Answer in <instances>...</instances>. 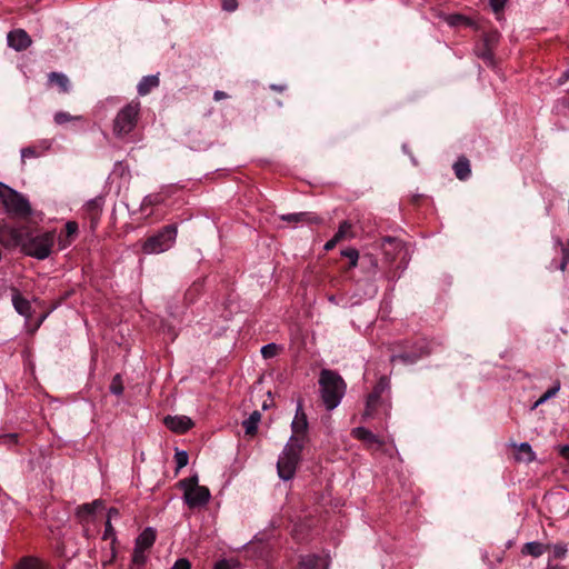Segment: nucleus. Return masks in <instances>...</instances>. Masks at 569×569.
I'll return each instance as SVG.
<instances>
[{
    "mask_svg": "<svg viewBox=\"0 0 569 569\" xmlns=\"http://www.w3.org/2000/svg\"><path fill=\"white\" fill-rule=\"evenodd\" d=\"M321 399L328 410L339 406L346 391L343 379L335 371L323 369L319 378Z\"/></svg>",
    "mask_w": 569,
    "mask_h": 569,
    "instance_id": "f257e3e1",
    "label": "nucleus"
},
{
    "mask_svg": "<svg viewBox=\"0 0 569 569\" xmlns=\"http://www.w3.org/2000/svg\"><path fill=\"white\" fill-rule=\"evenodd\" d=\"M54 244V233L47 231L43 233H34L28 227V236L24 237L21 251L29 257L38 260L47 259Z\"/></svg>",
    "mask_w": 569,
    "mask_h": 569,
    "instance_id": "f03ea898",
    "label": "nucleus"
},
{
    "mask_svg": "<svg viewBox=\"0 0 569 569\" xmlns=\"http://www.w3.org/2000/svg\"><path fill=\"white\" fill-rule=\"evenodd\" d=\"M303 441L298 437H290L277 463L278 475L282 480H290L296 473L300 461Z\"/></svg>",
    "mask_w": 569,
    "mask_h": 569,
    "instance_id": "7ed1b4c3",
    "label": "nucleus"
},
{
    "mask_svg": "<svg viewBox=\"0 0 569 569\" xmlns=\"http://www.w3.org/2000/svg\"><path fill=\"white\" fill-rule=\"evenodd\" d=\"M178 229L176 224L163 227L158 233L149 237L142 244L146 254H158L169 250L176 242Z\"/></svg>",
    "mask_w": 569,
    "mask_h": 569,
    "instance_id": "20e7f679",
    "label": "nucleus"
},
{
    "mask_svg": "<svg viewBox=\"0 0 569 569\" xmlns=\"http://www.w3.org/2000/svg\"><path fill=\"white\" fill-rule=\"evenodd\" d=\"M180 488L183 490L184 502L190 508H198L206 506L210 500V491L204 486H199V479L197 475L179 481Z\"/></svg>",
    "mask_w": 569,
    "mask_h": 569,
    "instance_id": "39448f33",
    "label": "nucleus"
},
{
    "mask_svg": "<svg viewBox=\"0 0 569 569\" xmlns=\"http://www.w3.org/2000/svg\"><path fill=\"white\" fill-rule=\"evenodd\" d=\"M140 109V101L131 100L117 113L113 121V132L118 138L128 134L134 129Z\"/></svg>",
    "mask_w": 569,
    "mask_h": 569,
    "instance_id": "423d86ee",
    "label": "nucleus"
},
{
    "mask_svg": "<svg viewBox=\"0 0 569 569\" xmlns=\"http://www.w3.org/2000/svg\"><path fill=\"white\" fill-rule=\"evenodd\" d=\"M0 200L6 210L14 216L26 217L31 212L29 201L8 186L0 184Z\"/></svg>",
    "mask_w": 569,
    "mask_h": 569,
    "instance_id": "0eeeda50",
    "label": "nucleus"
},
{
    "mask_svg": "<svg viewBox=\"0 0 569 569\" xmlns=\"http://www.w3.org/2000/svg\"><path fill=\"white\" fill-rule=\"evenodd\" d=\"M26 236H28L27 226H3L0 228V243L8 249L21 248Z\"/></svg>",
    "mask_w": 569,
    "mask_h": 569,
    "instance_id": "6e6552de",
    "label": "nucleus"
},
{
    "mask_svg": "<svg viewBox=\"0 0 569 569\" xmlns=\"http://www.w3.org/2000/svg\"><path fill=\"white\" fill-rule=\"evenodd\" d=\"M291 437H298L299 439H302V441L305 442L306 432L308 429V420L303 411L302 401L300 400L298 401L296 416L291 422Z\"/></svg>",
    "mask_w": 569,
    "mask_h": 569,
    "instance_id": "1a4fd4ad",
    "label": "nucleus"
},
{
    "mask_svg": "<svg viewBox=\"0 0 569 569\" xmlns=\"http://www.w3.org/2000/svg\"><path fill=\"white\" fill-rule=\"evenodd\" d=\"M164 425L177 433H184L193 427L192 420L187 416H168L164 418Z\"/></svg>",
    "mask_w": 569,
    "mask_h": 569,
    "instance_id": "9d476101",
    "label": "nucleus"
},
{
    "mask_svg": "<svg viewBox=\"0 0 569 569\" xmlns=\"http://www.w3.org/2000/svg\"><path fill=\"white\" fill-rule=\"evenodd\" d=\"M7 41L8 46L17 51H22L31 44L29 34L22 29L10 31L7 36Z\"/></svg>",
    "mask_w": 569,
    "mask_h": 569,
    "instance_id": "9b49d317",
    "label": "nucleus"
},
{
    "mask_svg": "<svg viewBox=\"0 0 569 569\" xmlns=\"http://www.w3.org/2000/svg\"><path fill=\"white\" fill-rule=\"evenodd\" d=\"M329 558L327 556L307 555L300 558L296 569H328Z\"/></svg>",
    "mask_w": 569,
    "mask_h": 569,
    "instance_id": "f8f14e48",
    "label": "nucleus"
},
{
    "mask_svg": "<svg viewBox=\"0 0 569 569\" xmlns=\"http://www.w3.org/2000/svg\"><path fill=\"white\" fill-rule=\"evenodd\" d=\"M281 220L287 221L289 223H321L322 219L315 213L311 212H298V213H288L282 214Z\"/></svg>",
    "mask_w": 569,
    "mask_h": 569,
    "instance_id": "ddd939ff",
    "label": "nucleus"
},
{
    "mask_svg": "<svg viewBox=\"0 0 569 569\" xmlns=\"http://www.w3.org/2000/svg\"><path fill=\"white\" fill-rule=\"evenodd\" d=\"M12 305L16 311L26 317L27 319L31 318V305L29 300L23 298L19 290L12 289Z\"/></svg>",
    "mask_w": 569,
    "mask_h": 569,
    "instance_id": "4468645a",
    "label": "nucleus"
},
{
    "mask_svg": "<svg viewBox=\"0 0 569 569\" xmlns=\"http://www.w3.org/2000/svg\"><path fill=\"white\" fill-rule=\"evenodd\" d=\"M352 436L355 438L363 441L370 448H373V447L379 448L382 445V441L379 440V438L375 433H372L370 430H368L363 427L355 428L352 430Z\"/></svg>",
    "mask_w": 569,
    "mask_h": 569,
    "instance_id": "2eb2a0df",
    "label": "nucleus"
},
{
    "mask_svg": "<svg viewBox=\"0 0 569 569\" xmlns=\"http://www.w3.org/2000/svg\"><path fill=\"white\" fill-rule=\"evenodd\" d=\"M159 83H160V81H159L158 74L144 76L141 78V80L139 81V83L137 86L138 93L140 96H146L151 90L159 87Z\"/></svg>",
    "mask_w": 569,
    "mask_h": 569,
    "instance_id": "dca6fc26",
    "label": "nucleus"
},
{
    "mask_svg": "<svg viewBox=\"0 0 569 569\" xmlns=\"http://www.w3.org/2000/svg\"><path fill=\"white\" fill-rule=\"evenodd\" d=\"M156 541V532L152 528H146L136 539V548L148 550Z\"/></svg>",
    "mask_w": 569,
    "mask_h": 569,
    "instance_id": "f3484780",
    "label": "nucleus"
},
{
    "mask_svg": "<svg viewBox=\"0 0 569 569\" xmlns=\"http://www.w3.org/2000/svg\"><path fill=\"white\" fill-rule=\"evenodd\" d=\"M102 506L101 500H94L91 503H83L77 508V517L81 521H89L96 510Z\"/></svg>",
    "mask_w": 569,
    "mask_h": 569,
    "instance_id": "a211bd4d",
    "label": "nucleus"
},
{
    "mask_svg": "<svg viewBox=\"0 0 569 569\" xmlns=\"http://www.w3.org/2000/svg\"><path fill=\"white\" fill-rule=\"evenodd\" d=\"M550 549V545H543L538 541H530L525 543L522 548L523 555H530L535 558H538L545 553L546 550Z\"/></svg>",
    "mask_w": 569,
    "mask_h": 569,
    "instance_id": "6ab92c4d",
    "label": "nucleus"
},
{
    "mask_svg": "<svg viewBox=\"0 0 569 569\" xmlns=\"http://www.w3.org/2000/svg\"><path fill=\"white\" fill-rule=\"evenodd\" d=\"M453 171L459 180H466L471 173L469 160L465 157L459 158L453 164Z\"/></svg>",
    "mask_w": 569,
    "mask_h": 569,
    "instance_id": "aec40b11",
    "label": "nucleus"
},
{
    "mask_svg": "<svg viewBox=\"0 0 569 569\" xmlns=\"http://www.w3.org/2000/svg\"><path fill=\"white\" fill-rule=\"evenodd\" d=\"M49 81L50 83L56 84L63 93L69 92L70 90V81L64 73L51 72L49 74Z\"/></svg>",
    "mask_w": 569,
    "mask_h": 569,
    "instance_id": "412c9836",
    "label": "nucleus"
},
{
    "mask_svg": "<svg viewBox=\"0 0 569 569\" xmlns=\"http://www.w3.org/2000/svg\"><path fill=\"white\" fill-rule=\"evenodd\" d=\"M517 460L525 462H532L536 459V455L528 442H521L517 447Z\"/></svg>",
    "mask_w": 569,
    "mask_h": 569,
    "instance_id": "4be33fe9",
    "label": "nucleus"
},
{
    "mask_svg": "<svg viewBox=\"0 0 569 569\" xmlns=\"http://www.w3.org/2000/svg\"><path fill=\"white\" fill-rule=\"evenodd\" d=\"M335 237L336 241L352 239L355 237L352 224L348 220L342 221L338 228V231L335 233Z\"/></svg>",
    "mask_w": 569,
    "mask_h": 569,
    "instance_id": "5701e85b",
    "label": "nucleus"
},
{
    "mask_svg": "<svg viewBox=\"0 0 569 569\" xmlns=\"http://www.w3.org/2000/svg\"><path fill=\"white\" fill-rule=\"evenodd\" d=\"M101 207L102 200L100 198L91 199L86 203V210L91 214V220L93 223H96L99 218Z\"/></svg>",
    "mask_w": 569,
    "mask_h": 569,
    "instance_id": "b1692460",
    "label": "nucleus"
},
{
    "mask_svg": "<svg viewBox=\"0 0 569 569\" xmlns=\"http://www.w3.org/2000/svg\"><path fill=\"white\" fill-rule=\"evenodd\" d=\"M163 202V197L160 193H150L146 196L141 202V210H147L153 206H158Z\"/></svg>",
    "mask_w": 569,
    "mask_h": 569,
    "instance_id": "393cba45",
    "label": "nucleus"
},
{
    "mask_svg": "<svg viewBox=\"0 0 569 569\" xmlns=\"http://www.w3.org/2000/svg\"><path fill=\"white\" fill-rule=\"evenodd\" d=\"M18 569H44V566L38 559L24 558L20 561Z\"/></svg>",
    "mask_w": 569,
    "mask_h": 569,
    "instance_id": "a878e982",
    "label": "nucleus"
},
{
    "mask_svg": "<svg viewBox=\"0 0 569 569\" xmlns=\"http://www.w3.org/2000/svg\"><path fill=\"white\" fill-rule=\"evenodd\" d=\"M280 347L276 343H268L261 348V355L264 359L273 358L278 355Z\"/></svg>",
    "mask_w": 569,
    "mask_h": 569,
    "instance_id": "bb28decb",
    "label": "nucleus"
},
{
    "mask_svg": "<svg viewBox=\"0 0 569 569\" xmlns=\"http://www.w3.org/2000/svg\"><path fill=\"white\" fill-rule=\"evenodd\" d=\"M82 117H72L70 113L64 111H59L54 114V121L58 124H64L71 120H81Z\"/></svg>",
    "mask_w": 569,
    "mask_h": 569,
    "instance_id": "cd10ccee",
    "label": "nucleus"
},
{
    "mask_svg": "<svg viewBox=\"0 0 569 569\" xmlns=\"http://www.w3.org/2000/svg\"><path fill=\"white\" fill-rule=\"evenodd\" d=\"M341 254L350 260V268H355L358 263L359 252L353 248L341 251Z\"/></svg>",
    "mask_w": 569,
    "mask_h": 569,
    "instance_id": "c85d7f7f",
    "label": "nucleus"
},
{
    "mask_svg": "<svg viewBox=\"0 0 569 569\" xmlns=\"http://www.w3.org/2000/svg\"><path fill=\"white\" fill-rule=\"evenodd\" d=\"M147 561L146 550L136 548L132 553V562L137 566H143Z\"/></svg>",
    "mask_w": 569,
    "mask_h": 569,
    "instance_id": "c756f323",
    "label": "nucleus"
},
{
    "mask_svg": "<svg viewBox=\"0 0 569 569\" xmlns=\"http://www.w3.org/2000/svg\"><path fill=\"white\" fill-rule=\"evenodd\" d=\"M239 562L234 559H222L216 562L213 569H237Z\"/></svg>",
    "mask_w": 569,
    "mask_h": 569,
    "instance_id": "7c9ffc66",
    "label": "nucleus"
},
{
    "mask_svg": "<svg viewBox=\"0 0 569 569\" xmlns=\"http://www.w3.org/2000/svg\"><path fill=\"white\" fill-rule=\"evenodd\" d=\"M110 391L113 393V395H117V396H120L122 395L123 392V387H122V380H121V377L120 375H116L112 379V382L110 385Z\"/></svg>",
    "mask_w": 569,
    "mask_h": 569,
    "instance_id": "2f4dec72",
    "label": "nucleus"
},
{
    "mask_svg": "<svg viewBox=\"0 0 569 569\" xmlns=\"http://www.w3.org/2000/svg\"><path fill=\"white\" fill-rule=\"evenodd\" d=\"M174 460L177 465V469H181L188 465L189 457L187 451H177L174 455Z\"/></svg>",
    "mask_w": 569,
    "mask_h": 569,
    "instance_id": "473e14b6",
    "label": "nucleus"
},
{
    "mask_svg": "<svg viewBox=\"0 0 569 569\" xmlns=\"http://www.w3.org/2000/svg\"><path fill=\"white\" fill-rule=\"evenodd\" d=\"M550 548L552 549L553 557L557 559L563 558L568 552L567 545L565 543H556L550 546Z\"/></svg>",
    "mask_w": 569,
    "mask_h": 569,
    "instance_id": "72a5a7b5",
    "label": "nucleus"
},
{
    "mask_svg": "<svg viewBox=\"0 0 569 569\" xmlns=\"http://www.w3.org/2000/svg\"><path fill=\"white\" fill-rule=\"evenodd\" d=\"M379 398H380V396L373 391L368 396L366 416L371 415V410H373L376 408V405H377Z\"/></svg>",
    "mask_w": 569,
    "mask_h": 569,
    "instance_id": "f704fd0d",
    "label": "nucleus"
},
{
    "mask_svg": "<svg viewBox=\"0 0 569 569\" xmlns=\"http://www.w3.org/2000/svg\"><path fill=\"white\" fill-rule=\"evenodd\" d=\"M389 388V380L386 377H382L379 379L378 383L376 385L373 392H377V395L381 396V393Z\"/></svg>",
    "mask_w": 569,
    "mask_h": 569,
    "instance_id": "c9c22d12",
    "label": "nucleus"
},
{
    "mask_svg": "<svg viewBox=\"0 0 569 569\" xmlns=\"http://www.w3.org/2000/svg\"><path fill=\"white\" fill-rule=\"evenodd\" d=\"M222 9L229 12H232L237 9L238 2L237 0H221Z\"/></svg>",
    "mask_w": 569,
    "mask_h": 569,
    "instance_id": "e433bc0d",
    "label": "nucleus"
},
{
    "mask_svg": "<svg viewBox=\"0 0 569 569\" xmlns=\"http://www.w3.org/2000/svg\"><path fill=\"white\" fill-rule=\"evenodd\" d=\"M507 0H490V7L495 12H500L505 6Z\"/></svg>",
    "mask_w": 569,
    "mask_h": 569,
    "instance_id": "4c0bfd02",
    "label": "nucleus"
},
{
    "mask_svg": "<svg viewBox=\"0 0 569 569\" xmlns=\"http://www.w3.org/2000/svg\"><path fill=\"white\" fill-rule=\"evenodd\" d=\"M66 232L67 236L71 237L74 236L78 232V224L74 221H68L66 223Z\"/></svg>",
    "mask_w": 569,
    "mask_h": 569,
    "instance_id": "58836bf2",
    "label": "nucleus"
},
{
    "mask_svg": "<svg viewBox=\"0 0 569 569\" xmlns=\"http://www.w3.org/2000/svg\"><path fill=\"white\" fill-rule=\"evenodd\" d=\"M114 538V529L111 525V521H106L104 532H103V539H110Z\"/></svg>",
    "mask_w": 569,
    "mask_h": 569,
    "instance_id": "ea45409f",
    "label": "nucleus"
},
{
    "mask_svg": "<svg viewBox=\"0 0 569 569\" xmlns=\"http://www.w3.org/2000/svg\"><path fill=\"white\" fill-rule=\"evenodd\" d=\"M260 412L253 411L251 412V436L256 432L257 425L260 421Z\"/></svg>",
    "mask_w": 569,
    "mask_h": 569,
    "instance_id": "a19ab883",
    "label": "nucleus"
},
{
    "mask_svg": "<svg viewBox=\"0 0 569 569\" xmlns=\"http://www.w3.org/2000/svg\"><path fill=\"white\" fill-rule=\"evenodd\" d=\"M36 156H37V153H36V150L33 147H27L21 150L22 160H24L27 158L36 157Z\"/></svg>",
    "mask_w": 569,
    "mask_h": 569,
    "instance_id": "79ce46f5",
    "label": "nucleus"
},
{
    "mask_svg": "<svg viewBox=\"0 0 569 569\" xmlns=\"http://www.w3.org/2000/svg\"><path fill=\"white\" fill-rule=\"evenodd\" d=\"M560 390V382H556L550 389H548L546 392H545V396L550 399L552 397H555L558 391Z\"/></svg>",
    "mask_w": 569,
    "mask_h": 569,
    "instance_id": "37998d69",
    "label": "nucleus"
},
{
    "mask_svg": "<svg viewBox=\"0 0 569 569\" xmlns=\"http://www.w3.org/2000/svg\"><path fill=\"white\" fill-rule=\"evenodd\" d=\"M559 453L562 458L569 461V446L563 445L559 447Z\"/></svg>",
    "mask_w": 569,
    "mask_h": 569,
    "instance_id": "c03bdc74",
    "label": "nucleus"
},
{
    "mask_svg": "<svg viewBox=\"0 0 569 569\" xmlns=\"http://www.w3.org/2000/svg\"><path fill=\"white\" fill-rule=\"evenodd\" d=\"M338 242H339V241H336V237L333 236V238H332V239H330L329 241H327V242H326V244L323 246V249H325L326 251H330V250H332V249L336 247V244H337Z\"/></svg>",
    "mask_w": 569,
    "mask_h": 569,
    "instance_id": "a18cd8bd",
    "label": "nucleus"
},
{
    "mask_svg": "<svg viewBox=\"0 0 569 569\" xmlns=\"http://www.w3.org/2000/svg\"><path fill=\"white\" fill-rule=\"evenodd\" d=\"M227 98H228V94L224 91L216 90L213 93V99L216 101H220V100L227 99Z\"/></svg>",
    "mask_w": 569,
    "mask_h": 569,
    "instance_id": "49530a36",
    "label": "nucleus"
},
{
    "mask_svg": "<svg viewBox=\"0 0 569 569\" xmlns=\"http://www.w3.org/2000/svg\"><path fill=\"white\" fill-rule=\"evenodd\" d=\"M119 516V511L116 508H110L108 510V518L107 521H111L113 518H117Z\"/></svg>",
    "mask_w": 569,
    "mask_h": 569,
    "instance_id": "de8ad7c7",
    "label": "nucleus"
},
{
    "mask_svg": "<svg viewBox=\"0 0 569 569\" xmlns=\"http://www.w3.org/2000/svg\"><path fill=\"white\" fill-rule=\"evenodd\" d=\"M242 430L244 432V436L249 435V418H246L241 422Z\"/></svg>",
    "mask_w": 569,
    "mask_h": 569,
    "instance_id": "09e8293b",
    "label": "nucleus"
},
{
    "mask_svg": "<svg viewBox=\"0 0 569 569\" xmlns=\"http://www.w3.org/2000/svg\"><path fill=\"white\" fill-rule=\"evenodd\" d=\"M560 108L563 110V111H569V98L568 99H562L561 102H560Z\"/></svg>",
    "mask_w": 569,
    "mask_h": 569,
    "instance_id": "8fccbe9b",
    "label": "nucleus"
},
{
    "mask_svg": "<svg viewBox=\"0 0 569 569\" xmlns=\"http://www.w3.org/2000/svg\"><path fill=\"white\" fill-rule=\"evenodd\" d=\"M272 403V400L270 399V392H268V399L267 400H263L262 402V409L266 410L270 407V405Z\"/></svg>",
    "mask_w": 569,
    "mask_h": 569,
    "instance_id": "3c124183",
    "label": "nucleus"
},
{
    "mask_svg": "<svg viewBox=\"0 0 569 569\" xmlns=\"http://www.w3.org/2000/svg\"><path fill=\"white\" fill-rule=\"evenodd\" d=\"M408 358L409 357L407 355L393 356L392 361L401 360V361L406 362L408 360Z\"/></svg>",
    "mask_w": 569,
    "mask_h": 569,
    "instance_id": "603ef678",
    "label": "nucleus"
},
{
    "mask_svg": "<svg viewBox=\"0 0 569 569\" xmlns=\"http://www.w3.org/2000/svg\"><path fill=\"white\" fill-rule=\"evenodd\" d=\"M562 253L566 260H569V248H563Z\"/></svg>",
    "mask_w": 569,
    "mask_h": 569,
    "instance_id": "864d4df0",
    "label": "nucleus"
},
{
    "mask_svg": "<svg viewBox=\"0 0 569 569\" xmlns=\"http://www.w3.org/2000/svg\"><path fill=\"white\" fill-rule=\"evenodd\" d=\"M543 402H540V398L532 405L531 407V410H535L536 408H538L540 405H542Z\"/></svg>",
    "mask_w": 569,
    "mask_h": 569,
    "instance_id": "5fc2aeb1",
    "label": "nucleus"
},
{
    "mask_svg": "<svg viewBox=\"0 0 569 569\" xmlns=\"http://www.w3.org/2000/svg\"><path fill=\"white\" fill-rule=\"evenodd\" d=\"M460 19H461V17H459V16H457V17H452V18L450 19V23H451V24H456V23H457V21H458V20H460Z\"/></svg>",
    "mask_w": 569,
    "mask_h": 569,
    "instance_id": "6e6d98bb",
    "label": "nucleus"
},
{
    "mask_svg": "<svg viewBox=\"0 0 569 569\" xmlns=\"http://www.w3.org/2000/svg\"><path fill=\"white\" fill-rule=\"evenodd\" d=\"M482 58H483L485 60L491 61V54H490V53H483V54H482Z\"/></svg>",
    "mask_w": 569,
    "mask_h": 569,
    "instance_id": "4d7b16f0",
    "label": "nucleus"
},
{
    "mask_svg": "<svg viewBox=\"0 0 569 569\" xmlns=\"http://www.w3.org/2000/svg\"><path fill=\"white\" fill-rule=\"evenodd\" d=\"M568 261H569V260H566V259L563 258L562 263H561V266H560V269H561V270H565L566 264H567V262H568Z\"/></svg>",
    "mask_w": 569,
    "mask_h": 569,
    "instance_id": "13d9d810",
    "label": "nucleus"
},
{
    "mask_svg": "<svg viewBox=\"0 0 569 569\" xmlns=\"http://www.w3.org/2000/svg\"><path fill=\"white\" fill-rule=\"evenodd\" d=\"M547 400H549V399H548V398L545 396V393H543V395L540 397V402H543V403H545Z\"/></svg>",
    "mask_w": 569,
    "mask_h": 569,
    "instance_id": "bf43d9fd",
    "label": "nucleus"
},
{
    "mask_svg": "<svg viewBox=\"0 0 569 569\" xmlns=\"http://www.w3.org/2000/svg\"><path fill=\"white\" fill-rule=\"evenodd\" d=\"M546 569H558V566H552V565L548 563Z\"/></svg>",
    "mask_w": 569,
    "mask_h": 569,
    "instance_id": "052dcab7",
    "label": "nucleus"
},
{
    "mask_svg": "<svg viewBox=\"0 0 569 569\" xmlns=\"http://www.w3.org/2000/svg\"><path fill=\"white\" fill-rule=\"evenodd\" d=\"M272 88H273V89H276V90H282V88H281V87L272 86Z\"/></svg>",
    "mask_w": 569,
    "mask_h": 569,
    "instance_id": "680f3d73",
    "label": "nucleus"
}]
</instances>
